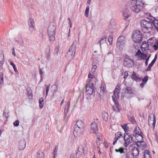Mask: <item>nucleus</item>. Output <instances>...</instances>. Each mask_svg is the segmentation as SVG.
Segmentation results:
<instances>
[{"mask_svg":"<svg viewBox=\"0 0 158 158\" xmlns=\"http://www.w3.org/2000/svg\"><path fill=\"white\" fill-rule=\"evenodd\" d=\"M149 20L151 22L144 19L141 21V25L142 31L145 33L151 32L153 28L152 23L158 32V20L152 16Z\"/></svg>","mask_w":158,"mask_h":158,"instance_id":"obj_1","label":"nucleus"},{"mask_svg":"<svg viewBox=\"0 0 158 158\" xmlns=\"http://www.w3.org/2000/svg\"><path fill=\"white\" fill-rule=\"evenodd\" d=\"M56 27L54 25L50 24L48 30V34L50 40L52 41L55 39V35Z\"/></svg>","mask_w":158,"mask_h":158,"instance_id":"obj_2","label":"nucleus"},{"mask_svg":"<svg viewBox=\"0 0 158 158\" xmlns=\"http://www.w3.org/2000/svg\"><path fill=\"white\" fill-rule=\"evenodd\" d=\"M127 6H130V9L133 12L138 13L140 12L143 7L140 6L135 3V2L129 1L127 2Z\"/></svg>","mask_w":158,"mask_h":158,"instance_id":"obj_3","label":"nucleus"},{"mask_svg":"<svg viewBox=\"0 0 158 158\" xmlns=\"http://www.w3.org/2000/svg\"><path fill=\"white\" fill-rule=\"evenodd\" d=\"M86 89V93L88 95H91L92 94L94 95L96 88L94 85V83L91 82H89L85 86Z\"/></svg>","mask_w":158,"mask_h":158,"instance_id":"obj_4","label":"nucleus"},{"mask_svg":"<svg viewBox=\"0 0 158 158\" xmlns=\"http://www.w3.org/2000/svg\"><path fill=\"white\" fill-rule=\"evenodd\" d=\"M132 39L135 43H140L142 40V33L139 30H135L132 33Z\"/></svg>","mask_w":158,"mask_h":158,"instance_id":"obj_5","label":"nucleus"},{"mask_svg":"<svg viewBox=\"0 0 158 158\" xmlns=\"http://www.w3.org/2000/svg\"><path fill=\"white\" fill-rule=\"evenodd\" d=\"M124 139L125 141L124 145L126 147H127L132 140L134 142L135 139L132 137L131 134L129 133H125L124 135Z\"/></svg>","mask_w":158,"mask_h":158,"instance_id":"obj_6","label":"nucleus"},{"mask_svg":"<svg viewBox=\"0 0 158 158\" xmlns=\"http://www.w3.org/2000/svg\"><path fill=\"white\" fill-rule=\"evenodd\" d=\"M132 94V90L131 87H127L126 88H123L121 92V97H131Z\"/></svg>","mask_w":158,"mask_h":158,"instance_id":"obj_7","label":"nucleus"},{"mask_svg":"<svg viewBox=\"0 0 158 158\" xmlns=\"http://www.w3.org/2000/svg\"><path fill=\"white\" fill-rule=\"evenodd\" d=\"M126 43V38L123 36H120L117 39V46L120 50H122Z\"/></svg>","mask_w":158,"mask_h":158,"instance_id":"obj_8","label":"nucleus"},{"mask_svg":"<svg viewBox=\"0 0 158 158\" xmlns=\"http://www.w3.org/2000/svg\"><path fill=\"white\" fill-rule=\"evenodd\" d=\"M129 148L131 150L133 157L137 158L139 155V150L138 148L133 145H131L129 146Z\"/></svg>","mask_w":158,"mask_h":158,"instance_id":"obj_9","label":"nucleus"},{"mask_svg":"<svg viewBox=\"0 0 158 158\" xmlns=\"http://www.w3.org/2000/svg\"><path fill=\"white\" fill-rule=\"evenodd\" d=\"M123 64L126 67H131L133 64V60L130 59L129 56H126L124 58V61Z\"/></svg>","mask_w":158,"mask_h":158,"instance_id":"obj_10","label":"nucleus"},{"mask_svg":"<svg viewBox=\"0 0 158 158\" xmlns=\"http://www.w3.org/2000/svg\"><path fill=\"white\" fill-rule=\"evenodd\" d=\"M85 129L74 127L73 133L75 136H80L83 134Z\"/></svg>","mask_w":158,"mask_h":158,"instance_id":"obj_11","label":"nucleus"},{"mask_svg":"<svg viewBox=\"0 0 158 158\" xmlns=\"http://www.w3.org/2000/svg\"><path fill=\"white\" fill-rule=\"evenodd\" d=\"M28 24L29 26V30L30 32L33 31L35 29L34 19L32 18L29 19L28 21Z\"/></svg>","mask_w":158,"mask_h":158,"instance_id":"obj_12","label":"nucleus"},{"mask_svg":"<svg viewBox=\"0 0 158 158\" xmlns=\"http://www.w3.org/2000/svg\"><path fill=\"white\" fill-rule=\"evenodd\" d=\"M91 130L90 131L91 133H94V134H98V128L97 124L94 122L91 124Z\"/></svg>","mask_w":158,"mask_h":158,"instance_id":"obj_13","label":"nucleus"},{"mask_svg":"<svg viewBox=\"0 0 158 158\" xmlns=\"http://www.w3.org/2000/svg\"><path fill=\"white\" fill-rule=\"evenodd\" d=\"M148 121L149 125L152 124L154 127L156 121L155 119V117L153 114L150 115L148 117Z\"/></svg>","mask_w":158,"mask_h":158,"instance_id":"obj_14","label":"nucleus"},{"mask_svg":"<svg viewBox=\"0 0 158 158\" xmlns=\"http://www.w3.org/2000/svg\"><path fill=\"white\" fill-rule=\"evenodd\" d=\"M84 153L83 147L82 145L79 146L78 149L76 153V157L79 158L80 156L82 155Z\"/></svg>","mask_w":158,"mask_h":158,"instance_id":"obj_15","label":"nucleus"},{"mask_svg":"<svg viewBox=\"0 0 158 158\" xmlns=\"http://www.w3.org/2000/svg\"><path fill=\"white\" fill-rule=\"evenodd\" d=\"M75 54V52L68 51L66 55V58L68 60H71L73 59Z\"/></svg>","mask_w":158,"mask_h":158,"instance_id":"obj_16","label":"nucleus"},{"mask_svg":"<svg viewBox=\"0 0 158 158\" xmlns=\"http://www.w3.org/2000/svg\"><path fill=\"white\" fill-rule=\"evenodd\" d=\"M74 127H78L80 128L84 129L85 124L81 120H78L76 122Z\"/></svg>","mask_w":158,"mask_h":158,"instance_id":"obj_17","label":"nucleus"},{"mask_svg":"<svg viewBox=\"0 0 158 158\" xmlns=\"http://www.w3.org/2000/svg\"><path fill=\"white\" fill-rule=\"evenodd\" d=\"M113 101L114 103V105L112 106V109L114 111L118 112L119 111V106L118 102H117L114 98H113Z\"/></svg>","mask_w":158,"mask_h":158,"instance_id":"obj_18","label":"nucleus"},{"mask_svg":"<svg viewBox=\"0 0 158 158\" xmlns=\"http://www.w3.org/2000/svg\"><path fill=\"white\" fill-rule=\"evenodd\" d=\"M123 14L124 19H128L130 16L129 10L126 8H124L123 9Z\"/></svg>","mask_w":158,"mask_h":158,"instance_id":"obj_19","label":"nucleus"},{"mask_svg":"<svg viewBox=\"0 0 158 158\" xmlns=\"http://www.w3.org/2000/svg\"><path fill=\"white\" fill-rule=\"evenodd\" d=\"M115 138L114 139V141L113 142V144L114 145L117 142V141L121 138H122L123 136L122 134L120 132H118L116 133L115 134Z\"/></svg>","mask_w":158,"mask_h":158,"instance_id":"obj_20","label":"nucleus"},{"mask_svg":"<svg viewBox=\"0 0 158 158\" xmlns=\"http://www.w3.org/2000/svg\"><path fill=\"white\" fill-rule=\"evenodd\" d=\"M26 142L24 139H22L19 142V150H23L26 147Z\"/></svg>","mask_w":158,"mask_h":158,"instance_id":"obj_21","label":"nucleus"},{"mask_svg":"<svg viewBox=\"0 0 158 158\" xmlns=\"http://www.w3.org/2000/svg\"><path fill=\"white\" fill-rule=\"evenodd\" d=\"M152 41V38L148 40L147 41V43H148L147 45L146 44V48H145V47L144 48H143V47H142L141 50L142 51H144V50H144V51H146V52L147 51H146L147 50H148V51L149 50V48H148L149 47V45H150L151 46L152 45V43L151 42Z\"/></svg>","mask_w":158,"mask_h":158,"instance_id":"obj_22","label":"nucleus"},{"mask_svg":"<svg viewBox=\"0 0 158 158\" xmlns=\"http://www.w3.org/2000/svg\"><path fill=\"white\" fill-rule=\"evenodd\" d=\"M77 43V41L75 40L73 42V44L69 48L68 51H72V52H75L76 45Z\"/></svg>","mask_w":158,"mask_h":158,"instance_id":"obj_23","label":"nucleus"},{"mask_svg":"<svg viewBox=\"0 0 158 158\" xmlns=\"http://www.w3.org/2000/svg\"><path fill=\"white\" fill-rule=\"evenodd\" d=\"M139 75H137L134 72H133L131 78L135 81H139L140 80V78L139 77Z\"/></svg>","mask_w":158,"mask_h":158,"instance_id":"obj_24","label":"nucleus"},{"mask_svg":"<svg viewBox=\"0 0 158 158\" xmlns=\"http://www.w3.org/2000/svg\"><path fill=\"white\" fill-rule=\"evenodd\" d=\"M70 102L69 101L67 104L65 106L64 109V116L65 117L67 115V114L68 112L69 108L70 106Z\"/></svg>","mask_w":158,"mask_h":158,"instance_id":"obj_25","label":"nucleus"},{"mask_svg":"<svg viewBox=\"0 0 158 158\" xmlns=\"http://www.w3.org/2000/svg\"><path fill=\"white\" fill-rule=\"evenodd\" d=\"M126 149H125L123 147H120L118 149H115V151L116 152H119L120 154H122L123 153H125V152H126Z\"/></svg>","mask_w":158,"mask_h":158,"instance_id":"obj_26","label":"nucleus"},{"mask_svg":"<svg viewBox=\"0 0 158 158\" xmlns=\"http://www.w3.org/2000/svg\"><path fill=\"white\" fill-rule=\"evenodd\" d=\"M144 158H151V156L150 152L147 150H145L143 155Z\"/></svg>","mask_w":158,"mask_h":158,"instance_id":"obj_27","label":"nucleus"},{"mask_svg":"<svg viewBox=\"0 0 158 158\" xmlns=\"http://www.w3.org/2000/svg\"><path fill=\"white\" fill-rule=\"evenodd\" d=\"M4 62V56L3 54H0V67L2 68V66Z\"/></svg>","mask_w":158,"mask_h":158,"instance_id":"obj_28","label":"nucleus"},{"mask_svg":"<svg viewBox=\"0 0 158 158\" xmlns=\"http://www.w3.org/2000/svg\"><path fill=\"white\" fill-rule=\"evenodd\" d=\"M44 153L41 150H39L37 153V158H44Z\"/></svg>","mask_w":158,"mask_h":158,"instance_id":"obj_29","label":"nucleus"},{"mask_svg":"<svg viewBox=\"0 0 158 158\" xmlns=\"http://www.w3.org/2000/svg\"><path fill=\"white\" fill-rule=\"evenodd\" d=\"M45 53L46 55L47 60H49L51 55V53L50 52V48L49 47L46 48L45 51Z\"/></svg>","mask_w":158,"mask_h":158,"instance_id":"obj_30","label":"nucleus"},{"mask_svg":"<svg viewBox=\"0 0 158 158\" xmlns=\"http://www.w3.org/2000/svg\"><path fill=\"white\" fill-rule=\"evenodd\" d=\"M102 117L103 120L106 121L107 120L108 117V115L107 112L104 111L102 114Z\"/></svg>","mask_w":158,"mask_h":158,"instance_id":"obj_31","label":"nucleus"},{"mask_svg":"<svg viewBox=\"0 0 158 158\" xmlns=\"http://www.w3.org/2000/svg\"><path fill=\"white\" fill-rule=\"evenodd\" d=\"M106 36H103L98 42V43L99 44L100 46H101L102 44L105 43L106 42Z\"/></svg>","mask_w":158,"mask_h":158,"instance_id":"obj_32","label":"nucleus"},{"mask_svg":"<svg viewBox=\"0 0 158 158\" xmlns=\"http://www.w3.org/2000/svg\"><path fill=\"white\" fill-rule=\"evenodd\" d=\"M135 1V3L137 4V5H139V6L143 7L144 3L143 2L142 0H136Z\"/></svg>","mask_w":158,"mask_h":158,"instance_id":"obj_33","label":"nucleus"},{"mask_svg":"<svg viewBox=\"0 0 158 158\" xmlns=\"http://www.w3.org/2000/svg\"><path fill=\"white\" fill-rule=\"evenodd\" d=\"M52 88L53 89L52 90L53 91V93L52 95V96L53 97L54 96L55 93L56 92V91L57 90L58 88L57 86L56 85H54L52 86Z\"/></svg>","mask_w":158,"mask_h":158,"instance_id":"obj_34","label":"nucleus"},{"mask_svg":"<svg viewBox=\"0 0 158 158\" xmlns=\"http://www.w3.org/2000/svg\"><path fill=\"white\" fill-rule=\"evenodd\" d=\"M39 106L40 108H42L43 107L44 99L43 98H40L39 99Z\"/></svg>","mask_w":158,"mask_h":158,"instance_id":"obj_35","label":"nucleus"},{"mask_svg":"<svg viewBox=\"0 0 158 158\" xmlns=\"http://www.w3.org/2000/svg\"><path fill=\"white\" fill-rule=\"evenodd\" d=\"M88 77L89 78H91V79L89 80V82H91L92 80L94 81H96L97 79L96 78L94 77V76L91 75L90 73H89V74L88 75Z\"/></svg>","mask_w":158,"mask_h":158,"instance_id":"obj_36","label":"nucleus"},{"mask_svg":"<svg viewBox=\"0 0 158 158\" xmlns=\"http://www.w3.org/2000/svg\"><path fill=\"white\" fill-rule=\"evenodd\" d=\"M143 50L144 51V50ZM143 52H144V54H143L140 56V59H146L148 56V54H146V52H145V51H144Z\"/></svg>","mask_w":158,"mask_h":158,"instance_id":"obj_37","label":"nucleus"},{"mask_svg":"<svg viewBox=\"0 0 158 158\" xmlns=\"http://www.w3.org/2000/svg\"><path fill=\"white\" fill-rule=\"evenodd\" d=\"M122 128L124 130V131L126 132L128 131L129 127L127 126V124H125L124 125L121 126Z\"/></svg>","mask_w":158,"mask_h":158,"instance_id":"obj_38","label":"nucleus"},{"mask_svg":"<svg viewBox=\"0 0 158 158\" xmlns=\"http://www.w3.org/2000/svg\"><path fill=\"white\" fill-rule=\"evenodd\" d=\"M139 149L143 150L144 149V148H146L147 144L144 142H142V143Z\"/></svg>","mask_w":158,"mask_h":158,"instance_id":"obj_39","label":"nucleus"},{"mask_svg":"<svg viewBox=\"0 0 158 158\" xmlns=\"http://www.w3.org/2000/svg\"><path fill=\"white\" fill-rule=\"evenodd\" d=\"M89 6H87L86 8L85 15V16L87 17H88L89 15Z\"/></svg>","mask_w":158,"mask_h":158,"instance_id":"obj_40","label":"nucleus"},{"mask_svg":"<svg viewBox=\"0 0 158 158\" xmlns=\"http://www.w3.org/2000/svg\"><path fill=\"white\" fill-rule=\"evenodd\" d=\"M3 115V116L5 117L6 118H7L9 116L8 111L6 110H4Z\"/></svg>","mask_w":158,"mask_h":158,"instance_id":"obj_41","label":"nucleus"},{"mask_svg":"<svg viewBox=\"0 0 158 158\" xmlns=\"http://www.w3.org/2000/svg\"><path fill=\"white\" fill-rule=\"evenodd\" d=\"M105 85L104 84H102L101 85V87H100L101 93H103L104 92L105 89Z\"/></svg>","mask_w":158,"mask_h":158,"instance_id":"obj_42","label":"nucleus"},{"mask_svg":"<svg viewBox=\"0 0 158 158\" xmlns=\"http://www.w3.org/2000/svg\"><path fill=\"white\" fill-rule=\"evenodd\" d=\"M96 135L97 139L96 140V142L98 144V143H99V141L100 140V137L101 136V135L99 133L98 134H97Z\"/></svg>","mask_w":158,"mask_h":158,"instance_id":"obj_43","label":"nucleus"},{"mask_svg":"<svg viewBox=\"0 0 158 158\" xmlns=\"http://www.w3.org/2000/svg\"><path fill=\"white\" fill-rule=\"evenodd\" d=\"M120 91V87L118 85L117 86L116 88L115 89L114 92L119 94Z\"/></svg>","mask_w":158,"mask_h":158,"instance_id":"obj_44","label":"nucleus"},{"mask_svg":"<svg viewBox=\"0 0 158 158\" xmlns=\"http://www.w3.org/2000/svg\"><path fill=\"white\" fill-rule=\"evenodd\" d=\"M113 35H110L108 38V41L110 44H112L113 41Z\"/></svg>","mask_w":158,"mask_h":158,"instance_id":"obj_45","label":"nucleus"},{"mask_svg":"<svg viewBox=\"0 0 158 158\" xmlns=\"http://www.w3.org/2000/svg\"><path fill=\"white\" fill-rule=\"evenodd\" d=\"M27 94L29 96H31L32 95V90L29 88H27Z\"/></svg>","mask_w":158,"mask_h":158,"instance_id":"obj_46","label":"nucleus"},{"mask_svg":"<svg viewBox=\"0 0 158 158\" xmlns=\"http://www.w3.org/2000/svg\"><path fill=\"white\" fill-rule=\"evenodd\" d=\"M157 54H156L155 55V56L154 59L152 60V62L151 63L153 65L155 63L156 61V60L157 59Z\"/></svg>","mask_w":158,"mask_h":158,"instance_id":"obj_47","label":"nucleus"},{"mask_svg":"<svg viewBox=\"0 0 158 158\" xmlns=\"http://www.w3.org/2000/svg\"><path fill=\"white\" fill-rule=\"evenodd\" d=\"M1 80L0 81V84H2V83L3 82V74L2 73L0 74Z\"/></svg>","mask_w":158,"mask_h":158,"instance_id":"obj_48","label":"nucleus"},{"mask_svg":"<svg viewBox=\"0 0 158 158\" xmlns=\"http://www.w3.org/2000/svg\"><path fill=\"white\" fill-rule=\"evenodd\" d=\"M148 76H145L144 78L142 79V82L143 83H146L148 80Z\"/></svg>","mask_w":158,"mask_h":158,"instance_id":"obj_49","label":"nucleus"},{"mask_svg":"<svg viewBox=\"0 0 158 158\" xmlns=\"http://www.w3.org/2000/svg\"><path fill=\"white\" fill-rule=\"evenodd\" d=\"M97 68V66L96 65H93V66L92 68L91 69V71L92 73L95 72L96 69Z\"/></svg>","mask_w":158,"mask_h":158,"instance_id":"obj_50","label":"nucleus"},{"mask_svg":"<svg viewBox=\"0 0 158 158\" xmlns=\"http://www.w3.org/2000/svg\"><path fill=\"white\" fill-rule=\"evenodd\" d=\"M57 149L56 148L54 149L53 151V155H54V158H55V156H56L57 154Z\"/></svg>","mask_w":158,"mask_h":158,"instance_id":"obj_51","label":"nucleus"},{"mask_svg":"<svg viewBox=\"0 0 158 158\" xmlns=\"http://www.w3.org/2000/svg\"><path fill=\"white\" fill-rule=\"evenodd\" d=\"M153 47L154 48L155 50H156L158 48V41L156 42V44L154 45Z\"/></svg>","mask_w":158,"mask_h":158,"instance_id":"obj_52","label":"nucleus"},{"mask_svg":"<svg viewBox=\"0 0 158 158\" xmlns=\"http://www.w3.org/2000/svg\"><path fill=\"white\" fill-rule=\"evenodd\" d=\"M19 121L18 120H16L13 123L15 127H17L19 125Z\"/></svg>","mask_w":158,"mask_h":158,"instance_id":"obj_53","label":"nucleus"},{"mask_svg":"<svg viewBox=\"0 0 158 158\" xmlns=\"http://www.w3.org/2000/svg\"><path fill=\"white\" fill-rule=\"evenodd\" d=\"M143 53H142L140 50H139L137 51V52L136 53L135 55L138 56H140L141 55H142Z\"/></svg>","mask_w":158,"mask_h":158,"instance_id":"obj_54","label":"nucleus"},{"mask_svg":"<svg viewBox=\"0 0 158 158\" xmlns=\"http://www.w3.org/2000/svg\"><path fill=\"white\" fill-rule=\"evenodd\" d=\"M142 143V142L138 141L136 143V145L138 148H140L141 146V145Z\"/></svg>","mask_w":158,"mask_h":158,"instance_id":"obj_55","label":"nucleus"},{"mask_svg":"<svg viewBox=\"0 0 158 158\" xmlns=\"http://www.w3.org/2000/svg\"><path fill=\"white\" fill-rule=\"evenodd\" d=\"M125 153H126V154L125 156V158H130V154L128 152H125Z\"/></svg>","mask_w":158,"mask_h":158,"instance_id":"obj_56","label":"nucleus"},{"mask_svg":"<svg viewBox=\"0 0 158 158\" xmlns=\"http://www.w3.org/2000/svg\"><path fill=\"white\" fill-rule=\"evenodd\" d=\"M46 96H47V95L48 93V92L49 90V86L50 85H46Z\"/></svg>","mask_w":158,"mask_h":158,"instance_id":"obj_57","label":"nucleus"},{"mask_svg":"<svg viewBox=\"0 0 158 158\" xmlns=\"http://www.w3.org/2000/svg\"><path fill=\"white\" fill-rule=\"evenodd\" d=\"M138 131L137 132H136V133L137 134H139V132H141V131L139 129V128L138 127H136L135 128V131Z\"/></svg>","mask_w":158,"mask_h":158,"instance_id":"obj_58","label":"nucleus"},{"mask_svg":"<svg viewBox=\"0 0 158 158\" xmlns=\"http://www.w3.org/2000/svg\"><path fill=\"white\" fill-rule=\"evenodd\" d=\"M124 79L126 78L128 76V73L127 71H126L124 73Z\"/></svg>","mask_w":158,"mask_h":158,"instance_id":"obj_59","label":"nucleus"},{"mask_svg":"<svg viewBox=\"0 0 158 158\" xmlns=\"http://www.w3.org/2000/svg\"><path fill=\"white\" fill-rule=\"evenodd\" d=\"M104 145L106 148H107L109 147V143L105 141L104 143Z\"/></svg>","mask_w":158,"mask_h":158,"instance_id":"obj_60","label":"nucleus"},{"mask_svg":"<svg viewBox=\"0 0 158 158\" xmlns=\"http://www.w3.org/2000/svg\"><path fill=\"white\" fill-rule=\"evenodd\" d=\"M114 95L115 97L117 98L118 99L119 98V94L118 93H114Z\"/></svg>","mask_w":158,"mask_h":158,"instance_id":"obj_61","label":"nucleus"},{"mask_svg":"<svg viewBox=\"0 0 158 158\" xmlns=\"http://www.w3.org/2000/svg\"><path fill=\"white\" fill-rule=\"evenodd\" d=\"M12 55L14 56H16V54H15V49L13 47V48L12 49Z\"/></svg>","mask_w":158,"mask_h":158,"instance_id":"obj_62","label":"nucleus"},{"mask_svg":"<svg viewBox=\"0 0 158 158\" xmlns=\"http://www.w3.org/2000/svg\"><path fill=\"white\" fill-rule=\"evenodd\" d=\"M55 51L56 52V53L57 54H58V52H59V49H58V47H56V48H55Z\"/></svg>","mask_w":158,"mask_h":158,"instance_id":"obj_63","label":"nucleus"},{"mask_svg":"<svg viewBox=\"0 0 158 158\" xmlns=\"http://www.w3.org/2000/svg\"><path fill=\"white\" fill-rule=\"evenodd\" d=\"M87 45V43H85L84 45V48L83 49V50L84 51H85V48L86 47Z\"/></svg>","mask_w":158,"mask_h":158,"instance_id":"obj_64","label":"nucleus"}]
</instances>
